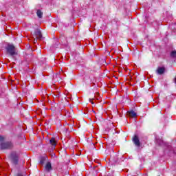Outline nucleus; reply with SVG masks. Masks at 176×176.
I'll use <instances>...</instances> for the list:
<instances>
[{"label":"nucleus","instance_id":"7ed1b4c3","mask_svg":"<svg viewBox=\"0 0 176 176\" xmlns=\"http://www.w3.org/2000/svg\"><path fill=\"white\" fill-rule=\"evenodd\" d=\"M33 38H36V39H42V32H41V30L38 29L35 30Z\"/></svg>","mask_w":176,"mask_h":176},{"label":"nucleus","instance_id":"0eeeda50","mask_svg":"<svg viewBox=\"0 0 176 176\" xmlns=\"http://www.w3.org/2000/svg\"><path fill=\"white\" fill-rule=\"evenodd\" d=\"M50 144L53 146H56V145H57V142H56V139L54 138H52L50 140Z\"/></svg>","mask_w":176,"mask_h":176},{"label":"nucleus","instance_id":"ddd939ff","mask_svg":"<svg viewBox=\"0 0 176 176\" xmlns=\"http://www.w3.org/2000/svg\"><path fill=\"white\" fill-rule=\"evenodd\" d=\"M3 140V137L0 136V142Z\"/></svg>","mask_w":176,"mask_h":176},{"label":"nucleus","instance_id":"2eb2a0df","mask_svg":"<svg viewBox=\"0 0 176 176\" xmlns=\"http://www.w3.org/2000/svg\"><path fill=\"white\" fill-rule=\"evenodd\" d=\"M34 43H36V39L34 38Z\"/></svg>","mask_w":176,"mask_h":176},{"label":"nucleus","instance_id":"f03ea898","mask_svg":"<svg viewBox=\"0 0 176 176\" xmlns=\"http://www.w3.org/2000/svg\"><path fill=\"white\" fill-rule=\"evenodd\" d=\"M13 146V144H12V142H8L6 143H2L0 146L1 149H10Z\"/></svg>","mask_w":176,"mask_h":176},{"label":"nucleus","instance_id":"f257e3e1","mask_svg":"<svg viewBox=\"0 0 176 176\" xmlns=\"http://www.w3.org/2000/svg\"><path fill=\"white\" fill-rule=\"evenodd\" d=\"M6 50L10 56H14V54H16V47L13 44H8Z\"/></svg>","mask_w":176,"mask_h":176},{"label":"nucleus","instance_id":"f8f14e48","mask_svg":"<svg viewBox=\"0 0 176 176\" xmlns=\"http://www.w3.org/2000/svg\"><path fill=\"white\" fill-rule=\"evenodd\" d=\"M89 101H90L91 104H94V102H93V99H89Z\"/></svg>","mask_w":176,"mask_h":176},{"label":"nucleus","instance_id":"dca6fc26","mask_svg":"<svg viewBox=\"0 0 176 176\" xmlns=\"http://www.w3.org/2000/svg\"><path fill=\"white\" fill-rule=\"evenodd\" d=\"M18 176H23V175L19 173V174H18Z\"/></svg>","mask_w":176,"mask_h":176},{"label":"nucleus","instance_id":"4468645a","mask_svg":"<svg viewBox=\"0 0 176 176\" xmlns=\"http://www.w3.org/2000/svg\"><path fill=\"white\" fill-rule=\"evenodd\" d=\"M40 163H41V164H43V160H41V161H40Z\"/></svg>","mask_w":176,"mask_h":176},{"label":"nucleus","instance_id":"f3484780","mask_svg":"<svg viewBox=\"0 0 176 176\" xmlns=\"http://www.w3.org/2000/svg\"><path fill=\"white\" fill-rule=\"evenodd\" d=\"M175 82L176 83V78H175Z\"/></svg>","mask_w":176,"mask_h":176},{"label":"nucleus","instance_id":"9d476101","mask_svg":"<svg viewBox=\"0 0 176 176\" xmlns=\"http://www.w3.org/2000/svg\"><path fill=\"white\" fill-rule=\"evenodd\" d=\"M129 116H131V118H135V116H137V113L135 112L134 111H131L129 112H128Z\"/></svg>","mask_w":176,"mask_h":176},{"label":"nucleus","instance_id":"423d86ee","mask_svg":"<svg viewBox=\"0 0 176 176\" xmlns=\"http://www.w3.org/2000/svg\"><path fill=\"white\" fill-rule=\"evenodd\" d=\"M164 71H166L164 67H158L157 69V72L159 75H162V74H164Z\"/></svg>","mask_w":176,"mask_h":176},{"label":"nucleus","instance_id":"20e7f679","mask_svg":"<svg viewBox=\"0 0 176 176\" xmlns=\"http://www.w3.org/2000/svg\"><path fill=\"white\" fill-rule=\"evenodd\" d=\"M133 142H134L136 146H140L141 145V143L140 142V139H138V136L137 135L134 136Z\"/></svg>","mask_w":176,"mask_h":176},{"label":"nucleus","instance_id":"9b49d317","mask_svg":"<svg viewBox=\"0 0 176 176\" xmlns=\"http://www.w3.org/2000/svg\"><path fill=\"white\" fill-rule=\"evenodd\" d=\"M170 56L175 58L176 57V51H172L170 53Z\"/></svg>","mask_w":176,"mask_h":176},{"label":"nucleus","instance_id":"39448f33","mask_svg":"<svg viewBox=\"0 0 176 176\" xmlns=\"http://www.w3.org/2000/svg\"><path fill=\"white\" fill-rule=\"evenodd\" d=\"M11 157H12V158L13 164H17V160H18V159H17V155H16L15 153H12L11 154Z\"/></svg>","mask_w":176,"mask_h":176},{"label":"nucleus","instance_id":"6e6552de","mask_svg":"<svg viewBox=\"0 0 176 176\" xmlns=\"http://www.w3.org/2000/svg\"><path fill=\"white\" fill-rule=\"evenodd\" d=\"M36 14L38 19H42V17H43V12H42L41 10H37Z\"/></svg>","mask_w":176,"mask_h":176},{"label":"nucleus","instance_id":"1a4fd4ad","mask_svg":"<svg viewBox=\"0 0 176 176\" xmlns=\"http://www.w3.org/2000/svg\"><path fill=\"white\" fill-rule=\"evenodd\" d=\"M46 171H50L52 170V164L50 162H47L45 165Z\"/></svg>","mask_w":176,"mask_h":176},{"label":"nucleus","instance_id":"a211bd4d","mask_svg":"<svg viewBox=\"0 0 176 176\" xmlns=\"http://www.w3.org/2000/svg\"><path fill=\"white\" fill-rule=\"evenodd\" d=\"M157 142H158V144H159V141L157 140Z\"/></svg>","mask_w":176,"mask_h":176}]
</instances>
